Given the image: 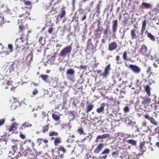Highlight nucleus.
Listing matches in <instances>:
<instances>
[{"mask_svg":"<svg viewBox=\"0 0 159 159\" xmlns=\"http://www.w3.org/2000/svg\"><path fill=\"white\" fill-rule=\"evenodd\" d=\"M147 22L146 20L143 21L141 32L138 30H132L130 31V35L132 39H136L140 41V39H142L143 37V34L146 28Z\"/></svg>","mask_w":159,"mask_h":159,"instance_id":"1","label":"nucleus"},{"mask_svg":"<svg viewBox=\"0 0 159 159\" xmlns=\"http://www.w3.org/2000/svg\"><path fill=\"white\" fill-rule=\"evenodd\" d=\"M12 83V81L11 78L7 75H4L3 77H2V78H0V84L4 86L5 89L10 88L12 90L13 88L11 85Z\"/></svg>","mask_w":159,"mask_h":159,"instance_id":"2","label":"nucleus"},{"mask_svg":"<svg viewBox=\"0 0 159 159\" xmlns=\"http://www.w3.org/2000/svg\"><path fill=\"white\" fill-rule=\"evenodd\" d=\"M151 145V144L149 142H142L139 143V149L143 153L145 152L147 149L152 150V148L150 147Z\"/></svg>","mask_w":159,"mask_h":159,"instance_id":"3","label":"nucleus"},{"mask_svg":"<svg viewBox=\"0 0 159 159\" xmlns=\"http://www.w3.org/2000/svg\"><path fill=\"white\" fill-rule=\"evenodd\" d=\"M72 47L71 46H66L59 53V56L64 58L66 55L71 51Z\"/></svg>","mask_w":159,"mask_h":159,"instance_id":"4","label":"nucleus"},{"mask_svg":"<svg viewBox=\"0 0 159 159\" xmlns=\"http://www.w3.org/2000/svg\"><path fill=\"white\" fill-rule=\"evenodd\" d=\"M117 21L116 20H114L112 21V29L113 33L112 37L113 39L116 38L115 33L117 30Z\"/></svg>","mask_w":159,"mask_h":159,"instance_id":"5","label":"nucleus"},{"mask_svg":"<svg viewBox=\"0 0 159 159\" xmlns=\"http://www.w3.org/2000/svg\"><path fill=\"white\" fill-rule=\"evenodd\" d=\"M111 70L110 64H108L105 68L104 71L102 74L103 78H106L109 74V71Z\"/></svg>","mask_w":159,"mask_h":159,"instance_id":"6","label":"nucleus"},{"mask_svg":"<svg viewBox=\"0 0 159 159\" xmlns=\"http://www.w3.org/2000/svg\"><path fill=\"white\" fill-rule=\"evenodd\" d=\"M118 47V45L115 42H112L109 43L108 49L109 51H112L116 49Z\"/></svg>","mask_w":159,"mask_h":159,"instance_id":"7","label":"nucleus"},{"mask_svg":"<svg viewBox=\"0 0 159 159\" xmlns=\"http://www.w3.org/2000/svg\"><path fill=\"white\" fill-rule=\"evenodd\" d=\"M128 67L131 69L135 74H138L141 72L140 68L138 66L134 65H130Z\"/></svg>","mask_w":159,"mask_h":159,"instance_id":"8","label":"nucleus"},{"mask_svg":"<svg viewBox=\"0 0 159 159\" xmlns=\"http://www.w3.org/2000/svg\"><path fill=\"white\" fill-rule=\"evenodd\" d=\"M155 75H154L152 73H151L148 77V82L150 84L153 83L155 82Z\"/></svg>","mask_w":159,"mask_h":159,"instance_id":"9","label":"nucleus"},{"mask_svg":"<svg viewBox=\"0 0 159 159\" xmlns=\"http://www.w3.org/2000/svg\"><path fill=\"white\" fill-rule=\"evenodd\" d=\"M104 144L102 143H100L98 144L96 148L94 150V153L96 154L99 153L102 151L103 147Z\"/></svg>","mask_w":159,"mask_h":159,"instance_id":"10","label":"nucleus"},{"mask_svg":"<svg viewBox=\"0 0 159 159\" xmlns=\"http://www.w3.org/2000/svg\"><path fill=\"white\" fill-rule=\"evenodd\" d=\"M142 131L144 132H147L149 130L148 127L147 125L146 121H143L142 123V126L141 128Z\"/></svg>","mask_w":159,"mask_h":159,"instance_id":"11","label":"nucleus"},{"mask_svg":"<svg viewBox=\"0 0 159 159\" xmlns=\"http://www.w3.org/2000/svg\"><path fill=\"white\" fill-rule=\"evenodd\" d=\"M65 7H64L62 8L60 11V13L58 16V17H59L61 19L64 17L66 15V12L65 10Z\"/></svg>","mask_w":159,"mask_h":159,"instance_id":"12","label":"nucleus"},{"mask_svg":"<svg viewBox=\"0 0 159 159\" xmlns=\"http://www.w3.org/2000/svg\"><path fill=\"white\" fill-rule=\"evenodd\" d=\"M141 5L143 9H148L151 8L152 7L150 4L145 2H142Z\"/></svg>","mask_w":159,"mask_h":159,"instance_id":"13","label":"nucleus"},{"mask_svg":"<svg viewBox=\"0 0 159 159\" xmlns=\"http://www.w3.org/2000/svg\"><path fill=\"white\" fill-rule=\"evenodd\" d=\"M147 51V48L145 45L142 46L140 49V52L143 55H146Z\"/></svg>","mask_w":159,"mask_h":159,"instance_id":"14","label":"nucleus"},{"mask_svg":"<svg viewBox=\"0 0 159 159\" xmlns=\"http://www.w3.org/2000/svg\"><path fill=\"white\" fill-rule=\"evenodd\" d=\"M23 31H25V32H30V31L28 30V27L27 24H25V25H23L21 24L20 25V32Z\"/></svg>","mask_w":159,"mask_h":159,"instance_id":"15","label":"nucleus"},{"mask_svg":"<svg viewBox=\"0 0 159 159\" xmlns=\"http://www.w3.org/2000/svg\"><path fill=\"white\" fill-rule=\"evenodd\" d=\"M61 143V138L59 137H56L54 141V144L55 146H58Z\"/></svg>","mask_w":159,"mask_h":159,"instance_id":"16","label":"nucleus"},{"mask_svg":"<svg viewBox=\"0 0 159 159\" xmlns=\"http://www.w3.org/2000/svg\"><path fill=\"white\" fill-rule=\"evenodd\" d=\"M66 75L71 77H74L75 74V71L72 69H68L66 72Z\"/></svg>","mask_w":159,"mask_h":159,"instance_id":"17","label":"nucleus"},{"mask_svg":"<svg viewBox=\"0 0 159 159\" xmlns=\"http://www.w3.org/2000/svg\"><path fill=\"white\" fill-rule=\"evenodd\" d=\"M105 104L104 103H102L101 105V106L100 107L98 108L96 110V111L98 113H100L103 112L104 110V107Z\"/></svg>","mask_w":159,"mask_h":159,"instance_id":"18","label":"nucleus"},{"mask_svg":"<svg viewBox=\"0 0 159 159\" xmlns=\"http://www.w3.org/2000/svg\"><path fill=\"white\" fill-rule=\"evenodd\" d=\"M28 32H24V33H21V36L20 37V39L23 42L26 41L27 39Z\"/></svg>","mask_w":159,"mask_h":159,"instance_id":"19","label":"nucleus"},{"mask_svg":"<svg viewBox=\"0 0 159 159\" xmlns=\"http://www.w3.org/2000/svg\"><path fill=\"white\" fill-rule=\"evenodd\" d=\"M30 12L24 14L23 15L20 14V18H22V17H24V19L22 18L20 19V20L21 22H23L24 21H25L27 18L30 15Z\"/></svg>","mask_w":159,"mask_h":159,"instance_id":"20","label":"nucleus"},{"mask_svg":"<svg viewBox=\"0 0 159 159\" xmlns=\"http://www.w3.org/2000/svg\"><path fill=\"white\" fill-rule=\"evenodd\" d=\"M143 101H142L145 107L150 104L151 100L149 98H143Z\"/></svg>","mask_w":159,"mask_h":159,"instance_id":"21","label":"nucleus"},{"mask_svg":"<svg viewBox=\"0 0 159 159\" xmlns=\"http://www.w3.org/2000/svg\"><path fill=\"white\" fill-rule=\"evenodd\" d=\"M158 10L157 7L153 8L151 10V12H150V14L152 16H154V14L157 15V14L158 12Z\"/></svg>","mask_w":159,"mask_h":159,"instance_id":"22","label":"nucleus"},{"mask_svg":"<svg viewBox=\"0 0 159 159\" xmlns=\"http://www.w3.org/2000/svg\"><path fill=\"white\" fill-rule=\"evenodd\" d=\"M21 128L22 129H25L26 128L30 127L32 126L31 124L28 122H25L21 125Z\"/></svg>","mask_w":159,"mask_h":159,"instance_id":"23","label":"nucleus"},{"mask_svg":"<svg viewBox=\"0 0 159 159\" xmlns=\"http://www.w3.org/2000/svg\"><path fill=\"white\" fill-rule=\"evenodd\" d=\"M50 124H48L42 127V132L43 133H45L48 131L49 129Z\"/></svg>","mask_w":159,"mask_h":159,"instance_id":"24","label":"nucleus"},{"mask_svg":"<svg viewBox=\"0 0 159 159\" xmlns=\"http://www.w3.org/2000/svg\"><path fill=\"white\" fill-rule=\"evenodd\" d=\"M122 58L125 61H128L131 60L130 58H128V57L127 52V51H125L123 53Z\"/></svg>","mask_w":159,"mask_h":159,"instance_id":"25","label":"nucleus"},{"mask_svg":"<svg viewBox=\"0 0 159 159\" xmlns=\"http://www.w3.org/2000/svg\"><path fill=\"white\" fill-rule=\"evenodd\" d=\"M77 133L79 134L80 135H85L86 134V133H85L83 128L82 127H80L79 128H78L77 130Z\"/></svg>","mask_w":159,"mask_h":159,"instance_id":"26","label":"nucleus"},{"mask_svg":"<svg viewBox=\"0 0 159 159\" xmlns=\"http://www.w3.org/2000/svg\"><path fill=\"white\" fill-rule=\"evenodd\" d=\"M60 115H57L55 113H52V117L53 119L56 121H57L60 120Z\"/></svg>","mask_w":159,"mask_h":159,"instance_id":"27","label":"nucleus"},{"mask_svg":"<svg viewBox=\"0 0 159 159\" xmlns=\"http://www.w3.org/2000/svg\"><path fill=\"white\" fill-rule=\"evenodd\" d=\"M101 2V1H99V3L97 5L95 9L98 15H99L100 12V7Z\"/></svg>","mask_w":159,"mask_h":159,"instance_id":"28","label":"nucleus"},{"mask_svg":"<svg viewBox=\"0 0 159 159\" xmlns=\"http://www.w3.org/2000/svg\"><path fill=\"white\" fill-rule=\"evenodd\" d=\"M28 11V8L25 7V8L22 7L20 9V14L23 15L24 14H26L30 12Z\"/></svg>","mask_w":159,"mask_h":159,"instance_id":"29","label":"nucleus"},{"mask_svg":"<svg viewBox=\"0 0 159 159\" xmlns=\"http://www.w3.org/2000/svg\"><path fill=\"white\" fill-rule=\"evenodd\" d=\"M39 77H41L42 80L46 82L47 83L48 82L47 80L48 78V75H41Z\"/></svg>","mask_w":159,"mask_h":159,"instance_id":"30","label":"nucleus"},{"mask_svg":"<svg viewBox=\"0 0 159 159\" xmlns=\"http://www.w3.org/2000/svg\"><path fill=\"white\" fill-rule=\"evenodd\" d=\"M138 107L139 109L142 110L144 111V110H146V109H145L146 107L143 103L142 102L141 103H139Z\"/></svg>","mask_w":159,"mask_h":159,"instance_id":"31","label":"nucleus"},{"mask_svg":"<svg viewBox=\"0 0 159 159\" xmlns=\"http://www.w3.org/2000/svg\"><path fill=\"white\" fill-rule=\"evenodd\" d=\"M57 150L59 152H61L63 154L65 153L66 152V149L64 147L62 146H60L57 148Z\"/></svg>","mask_w":159,"mask_h":159,"instance_id":"32","label":"nucleus"},{"mask_svg":"<svg viewBox=\"0 0 159 159\" xmlns=\"http://www.w3.org/2000/svg\"><path fill=\"white\" fill-rule=\"evenodd\" d=\"M94 106L92 104H90L86 106V111L87 113L90 111L93 108Z\"/></svg>","mask_w":159,"mask_h":159,"instance_id":"33","label":"nucleus"},{"mask_svg":"<svg viewBox=\"0 0 159 159\" xmlns=\"http://www.w3.org/2000/svg\"><path fill=\"white\" fill-rule=\"evenodd\" d=\"M58 135V133L57 132L53 131L52 132H50L49 133V135L50 137L53 136H57Z\"/></svg>","mask_w":159,"mask_h":159,"instance_id":"34","label":"nucleus"},{"mask_svg":"<svg viewBox=\"0 0 159 159\" xmlns=\"http://www.w3.org/2000/svg\"><path fill=\"white\" fill-rule=\"evenodd\" d=\"M126 142L129 144H131L132 145L135 146L136 145V142L135 141L132 140L130 139L127 140Z\"/></svg>","mask_w":159,"mask_h":159,"instance_id":"35","label":"nucleus"},{"mask_svg":"<svg viewBox=\"0 0 159 159\" xmlns=\"http://www.w3.org/2000/svg\"><path fill=\"white\" fill-rule=\"evenodd\" d=\"M153 107V106L152 104L150 105L148 104V106L146 107L145 109L146 110H144V111H151L152 110V108Z\"/></svg>","mask_w":159,"mask_h":159,"instance_id":"36","label":"nucleus"},{"mask_svg":"<svg viewBox=\"0 0 159 159\" xmlns=\"http://www.w3.org/2000/svg\"><path fill=\"white\" fill-rule=\"evenodd\" d=\"M37 141L38 142H39V145L40 144H41V143L42 142H43L45 143H47L48 141V140L47 139H42V138H40V139H37Z\"/></svg>","mask_w":159,"mask_h":159,"instance_id":"37","label":"nucleus"},{"mask_svg":"<svg viewBox=\"0 0 159 159\" xmlns=\"http://www.w3.org/2000/svg\"><path fill=\"white\" fill-rule=\"evenodd\" d=\"M116 62L117 64H122V61H121L120 57L119 55H117L116 57Z\"/></svg>","mask_w":159,"mask_h":159,"instance_id":"38","label":"nucleus"},{"mask_svg":"<svg viewBox=\"0 0 159 159\" xmlns=\"http://www.w3.org/2000/svg\"><path fill=\"white\" fill-rule=\"evenodd\" d=\"M16 129V127L15 124H13L9 127V132H11L12 131H15Z\"/></svg>","mask_w":159,"mask_h":159,"instance_id":"39","label":"nucleus"},{"mask_svg":"<svg viewBox=\"0 0 159 159\" xmlns=\"http://www.w3.org/2000/svg\"><path fill=\"white\" fill-rule=\"evenodd\" d=\"M31 141V139H27L25 141H20V145H23L24 144H27L29 143Z\"/></svg>","mask_w":159,"mask_h":159,"instance_id":"40","label":"nucleus"},{"mask_svg":"<svg viewBox=\"0 0 159 159\" xmlns=\"http://www.w3.org/2000/svg\"><path fill=\"white\" fill-rule=\"evenodd\" d=\"M148 37L150 39L153 41H154L155 40V37L153 36L152 34L150 33H148L147 34Z\"/></svg>","mask_w":159,"mask_h":159,"instance_id":"41","label":"nucleus"},{"mask_svg":"<svg viewBox=\"0 0 159 159\" xmlns=\"http://www.w3.org/2000/svg\"><path fill=\"white\" fill-rule=\"evenodd\" d=\"M145 91L148 95H150V88L148 85H147L145 87Z\"/></svg>","mask_w":159,"mask_h":159,"instance_id":"42","label":"nucleus"},{"mask_svg":"<svg viewBox=\"0 0 159 159\" xmlns=\"http://www.w3.org/2000/svg\"><path fill=\"white\" fill-rule=\"evenodd\" d=\"M110 32V30L109 28H107L103 30V34L105 35H107L108 33Z\"/></svg>","mask_w":159,"mask_h":159,"instance_id":"43","label":"nucleus"},{"mask_svg":"<svg viewBox=\"0 0 159 159\" xmlns=\"http://www.w3.org/2000/svg\"><path fill=\"white\" fill-rule=\"evenodd\" d=\"M150 122L153 125H157V122L152 117L150 120Z\"/></svg>","mask_w":159,"mask_h":159,"instance_id":"44","label":"nucleus"},{"mask_svg":"<svg viewBox=\"0 0 159 159\" xmlns=\"http://www.w3.org/2000/svg\"><path fill=\"white\" fill-rule=\"evenodd\" d=\"M110 152V150L108 149L107 148L105 149L101 153L102 155L108 154Z\"/></svg>","mask_w":159,"mask_h":159,"instance_id":"45","label":"nucleus"},{"mask_svg":"<svg viewBox=\"0 0 159 159\" xmlns=\"http://www.w3.org/2000/svg\"><path fill=\"white\" fill-rule=\"evenodd\" d=\"M23 2L25 5L27 6H30L31 4V2L29 1H26L25 0H24Z\"/></svg>","mask_w":159,"mask_h":159,"instance_id":"46","label":"nucleus"},{"mask_svg":"<svg viewBox=\"0 0 159 159\" xmlns=\"http://www.w3.org/2000/svg\"><path fill=\"white\" fill-rule=\"evenodd\" d=\"M158 104L157 103L152 104L153 107H154V109L156 110H157L159 107V106L158 105Z\"/></svg>","mask_w":159,"mask_h":159,"instance_id":"47","label":"nucleus"},{"mask_svg":"<svg viewBox=\"0 0 159 159\" xmlns=\"http://www.w3.org/2000/svg\"><path fill=\"white\" fill-rule=\"evenodd\" d=\"M4 18L0 16V26L4 23Z\"/></svg>","mask_w":159,"mask_h":159,"instance_id":"48","label":"nucleus"},{"mask_svg":"<svg viewBox=\"0 0 159 159\" xmlns=\"http://www.w3.org/2000/svg\"><path fill=\"white\" fill-rule=\"evenodd\" d=\"M43 156L40 155H37L36 156L34 159H43Z\"/></svg>","mask_w":159,"mask_h":159,"instance_id":"49","label":"nucleus"},{"mask_svg":"<svg viewBox=\"0 0 159 159\" xmlns=\"http://www.w3.org/2000/svg\"><path fill=\"white\" fill-rule=\"evenodd\" d=\"M110 135L108 134H104L102 135V139L106 138L109 136Z\"/></svg>","mask_w":159,"mask_h":159,"instance_id":"50","label":"nucleus"},{"mask_svg":"<svg viewBox=\"0 0 159 159\" xmlns=\"http://www.w3.org/2000/svg\"><path fill=\"white\" fill-rule=\"evenodd\" d=\"M53 30V28L52 27H50L48 29V32L49 34H51L52 33Z\"/></svg>","mask_w":159,"mask_h":159,"instance_id":"51","label":"nucleus"},{"mask_svg":"<svg viewBox=\"0 0 159 159\" xmlns=\"http://www.w3.org/2000/svg\"><path fill=\"white\" fill-rule=\"evenodd\" d=\"M5 119L4 118L0 120V126L3 125L5 122Z\"/></svg>","mask_w":159,"mask_h":159,"instance_id":"52","label":"nucleus"},{"mask_svg":"<svg viewBox=\"0 0 159 159\" xmlns=\"http://www.w3.org/2000/svg\"><path fill=\"white\" fill-rule=\"evenodd\" d=\"M118 153L116 152H113L111 153V155L114 157H116L118 156Z\"/></svg>","mask_w":159,"mask_h":159,"instance_id":"53","label":"nucleus"},{"mask_svg":"<svg viewBox=\"0 0 159 159\" xmlns=\"http://www.w3.org/2000/svg\"><path fill=\"white\" fill-rule=\"evenodd\" d=\"M87 66H82V65L80 66L77 67V68L80 69H86V68Z\"/></svg>","mask_w":159,"mask_h":159,"instance_id":"54","label":"nucleus"},{"mask_svg":"<svg viewBox=\"0 0 159 159\" xmlns=\"http://www.w3.org/2000/svg\"><path fill=\"white\" fill-rule=\"evenodd\" d=\"M29 143L31 144V147H32V148L33 149H34V146L35 145V143L31 140V141Z\"/></svg>","mask_w":159,"mask_h":159,"instance_id":"55","label":"nucleus"},{"mask_svg":"<svg viewBox=\"0 0 159 159\" xmlns=\"http://www.w3.org/2000/svg\"><path fill=\"white\" fill-rule=\"evenodd\" d=\"M38 91L37 89H34L33 92V94L34 95H36L38 93Z\"/></svg>","mask_w":159,"mask_h":159,"instance_id":"56","label":"nucleus"},{"mask_svg":"<svg viewBox=\"0 0 159 159\" xmlns=\"http://www.w3.org/2000/svg\"><path fill=\"white\" fill-rule=\"evenodd\" d=\"M87 18V15L86 14L84 13L83 14V16L82 18H81V20L82 21H83L86 19Z\"/></svg>","mask_w":159,"mask_h":159,"instance_id":"57","label":"nucleus"},{"mask_svg":"<svg viewBox=\"0 0 159 159\" xmlns=\"http://www.w3.org/2000/svg\"><path fill=\"white\" fill-rule=\"evenodd\" d=\"M99 31H101H101H102L101 30V29H100V27L99 26L98 27L97 29H96V30H95V32L96 34H98V33H99Z\"/></svg>","mask_w":159,"mask_h":159,"instance_id":"58","label":"nucleus"},{"mask_svg":"<svg viewBox=\"0 0 159 159\" xmlns=\"http://www.w3.org/2000/svg\"><path fill=\"white\" fill-rule=\"evenodd\" d=\"M145 117L149 120H150L151 118L152 117L148 114H146L144 116Z\"/></svg>","mask_w":159,"mask_h":159,"instance_id":"59","label":"nucleus"},{"mask_svg":"<svg viewBox=\"0 0 159 159\" xmlns=\"http://www.w3.org/2000/svg\"><path fill=\"white\" fill-rule=\"evenodd\" d=\"M17 149V146H12L11 149L13 150L14 152H16Z\"/></svg>","mask_w":159,"mask_h":159,"instance_id":"60","label":"nucleus"},{"mask_svg":"<svg viewBox=\"0 0 159 159\" xmlns=\"http://www.w3.org/2000/svg\"><path fill=\"white\" fill-rule=\"evenodd\" d=\"M151 71V67H148L147 68V70L146 71V72L147 73H149Z\"/></svg>","mask_w":159,"mask_h":159,"instance_id":"61","label":"nucleus"},{"mask_svg":"<svg viewBox=\"0 0 159 159\" xmlns=\"http://www.w3.org/2000/svg\"><path fill=\"white\" fill-rule=\"evenodd\" d=\"M8 48L10 49V52H11L12 51V48H13L12 45L11 44H9L8 45Z\"/></svg>","mask_w":159,"mask_h":159,"instance_id":"62","label":"nucleus"},{"mask_svg":"<svg viewBox=\"0 0 159 159\" xmlns=\"http://www.w3.org/2000/svg\"><path fill=\"white\" fill-rule=\"evenodd\" d=\"M129 108L127 106L125 107L124 108V111L125 112H128L129 111Z\"/></svg>","mask_w":159,"mask_h":159,"instance_id":"63","label":"nucleus"},{"mask_svg":"<svg viewBox=\"0 0 159 159\" xmlns=\"http://www.w3.org/2000/svg\"><path fill=\"white\" fill-rule=\"evenodd\" d=\"M107 157V155H105L103 156L100 157H99V159H106Z\"/></svg>","mask_w":159,"mask_h":159,"instance_id":"64","label":"nucleus"}]
</instances>
